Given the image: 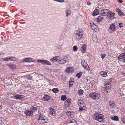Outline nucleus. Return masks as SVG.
<instances>
[{
	"label": "nucleus",
	"mask_w": 125,
	"mask_h": 125,
	"mask_svg": "<svg viewBox=\"0 0 125 125\" xmlns=\"http://www.w3.org/2000/svg\"><path fill=\"white\" fill-rule=\"evenodd\" d=\"M103 16V15H101V16H99L97 17V19L98 21H101L103 19H104Z\"/></svg>",
	"instance_id": "26"
},
{
	"label": "nucleus",
	"mask_w": 125,
	"mask_h": 125,
	"mask_svg": "<svg viewBox=\"0 0 125 125\" xmlns=\"http://www.w3.org/2000/svg\"><path fill=\"white\" fill-rule=\"evenodd\" d=\"M117 1L118 2L121 3L123 2L122 0H117Z\"/></svg>",
	"instance_id": "48"
},
{
	"label": "nucleus",
	"mask_w": 125,
	"mask_h": 125,
	"mask_svg": "<svg viewBox=\"0 0 125 125\" xmlns=\"http://www.w3.org/2000/svg\"><path fill=\"white\" fill-rule=\"evenodd\" d=\"M45 118V117H44L40 116L39 118L38 119L39 123L41 124H42L47 122L48 121V119Z\"/></svg>",
	"instance_id": "4"
},
{
	"label": "nucleus",
	"mask_w": 125,
	"mask_h": 125,
	"mask_svg": "<svg viewBox=\"0 0 125 125\" xmlns=\"http://www.w3.org/2000/svg\"><path fill=\"white\" fill-rule=\"evenodd\" d=\"M52 109V110L51 112H52L51 113L52 114H54L55 113V110L54 109H52V108L51 109V110Z\"/></svg>",
	"instance_id": "43"
},
{
	"label": "nucleus",
	"mask_w": 125,
	"mask_h": 125,
	"mask_svg": "<svg viewBox=\"0 0 125 125\" xmlns=\"http://www.w3.org/2000/svg\"><path fill=\"white\" fill-rule=\"evenodd\" d=\"M77 123V122L74 120L71 121L68 123L69 125H76Z\"/></svg>",
	"instance_id": "17"
},
{
	"label": "nucleus",
	"mask_w": 125,
	"mask_h": 125,
	"mask_svg": "<svg viewBox=\"0 0 125 125\" xmlns=\"http://www.w3.org/2000/svg\"><path fill=\"white\" fill-rule=\"evenodd\" d=\"M77 48L76 46H74L73 47V50L75 52L77 50Z\"/></svg>",
	"instance_id": "40"
},
{
	"label": "nucleus",
	"mask_w": 125,
	"mask_h": 125,
	"mask_svg": "<svg viewBox=\"0 0 125 125\" xmlns=\"http://www.w3.org/2000/svg\"><path fill=\"white\" fill-rule=\"evenodd\" d=\"M2 108V105H0V109H1Z\"/></svg>",
	"instance_id": "52"
},
{
	"label": "nucleus",
	"mask_w": 125,
	"mask_h": 125,
	"mask_svg": "<svg viewBox=\"0 0 125 125\" xmlns=\"http://www.w3.org/2000/svg\"><path fill=\"white\" fill-rule=\"evenodd\" d=\"M31 76L30 75H28L27 77V79L29 80H31L32 78Z\"/></svg>",
	"instance_id": "42"
},
{
	"label": "nucleus",
	"mask_w": 125,
	"mask_h": 125,
	"mask_svg": "<svg viewBox=\"0 0 125 125\" xmlns=\"http://www.w3.org/2000/svg\"><path fill=\"white\" fill-rule=\"evenodd\" d=\"M86 48V44H84L83 45L81 48V50L83 53H84L85 52V49Z\"/></svg>",
	"instance_id": "18"
},
{
	"label": "nucleus",
	"mask_w": 125,
	"mask_h": 125,
	"mask_svg": "<svg viewBox=\"0 0 125 125\" xmlns=\"http://www.w3.org/2000/svg\"><path fill=\"white\" fill-rule=\"evenodd\" d=\"M105 85H107V86L111 85V84L110 83H107Z\"/></svg>",
	"instance_id": "50"
},
{
	"label": "nucleus",
	"mask_w": 125,
	"mask_h": 125,
	"mask_svg": "<svg viewBox=\"0 0 125 125\" xmlns=\"http://www.w3.org/2000/svg\"><path fill=\"white\" fill-rule=\"evenodd\" d=\"M115 26L114 24H112L109 27L108 29L109 32L110 33H112L115 30Z\"/></svg>",
	"instance_id": "6"
},
{
	"label": "nucleus",
	"mask_w": 125,
	"mask_h": 125,
	"mask_svg": "<svg viewBox=\"0 0 125 125\" xmlns=\"http://www.w3.org/2000/svg\"><path fill=\"white\" fill-rule=\"evenodd\" d=\"M111 119L112 120L117 121L118 120V118L117 116H115L114 117H111Z\"/></svg>",
	"instance_id": "27"
},
{
	"label": "nucleus",
	"mask_w": 125,
	"mask_h": 125,
	"mask_svg": "<svg viewBox=\"0 0 125 125\" xmlns=\"http://www.w3.org/2000/svg\"><path fill=\"white\" fill-rule=\"evenodd\" d=\"M32 59L31 58H27L23 60L24 62H30L32 61Z\"/></svg>",
	"instance_id": "20"
},
{
	"label": "nucleus",
	"mask_w": 125,
	"mask_h": 125,
	"mask_svg": "<svg viewBox=\"0 0 125 125\" xmlns=\"http://www.w3.org/2000/svg\"><path fill=\"white\" fill-rule=\"evenodd\" d=\"M23 95H16L14 96V98L17 99H20L22 100L23 99L24 97Z\"/></svg>",
	"instance_id": "13"
},
{
	"label": "nucleus",
	"mask_w": 125,
	"mask_h": 125,
	"mask_svg": "<svg viewBox=\"0 0 125 125\" xmlns=\"http://www.w3.org/2000/svg\"><path fill=\"white\" fill-rule=\"evenodd\" d=\"M105 54H102L101 55V57L102 59H103L104 57H105Z\"/></svg>",
	"instance_id": "45"
},
{
	"label": "nucleus",
	"mask_w": 125,
	"mask_h": 125,
	"mask_svg": "<svg viewBox=\"0 0 125 125\" xmlns=\"http://www.w3.org/2000/svg\"><path fill=\"white\" fill-rule=\"evenodd\" d=\"M93 40L94 42H98V39L96 35H94L93 36Z\"/></svg>",
	"instance_id": "23"
},
{
	"label": "nucleus",
	"mask_w": 125,
	"mask_h": 125,
	"mask_svg": "<svg viewBox=\"0 0 125 125\" xmlns=\"http://www.w3.org/2000/svg\"><path fill=\"white\" fill-rule=\"evenodd\" d=\"M118 59L121 61H124L125 60V52L121 54L119 56Z\"/></svg>",
	"instance_id": "9"
},
{
	"label": "nucleus",
	"mask_w": 125,
	"mask_h": 125,
	"mask_svg": "<svg viewBox=\"0 0 125 125\" xmlns=\"http://www.w3.org/2000/svg\"><path fill=\"white\" fill-rule=\"evenodd\" d=\"M83 34V31L81 29H79L75 35V38L76 40L81 39L82 38Z\"/></svg>",
	"instance_id": "2"
},
{
	"label": "nucleus",
	"mask_w": 125,
	"mask_h": 125,
	"mask_svg": "<svg viewBox=\"0 0 125 125\" xmlns=\"http://www.w3.org/2000/svg\"><path fill=\"white\" fill-rule=\"evenodd\" d=\"M49 95L46 94L45 95H44L43 99L45 101H48L49 99Z\"/></svg>",
	"instance_id": "22"
},
{
	"label": "nucleus",
	"mask_w": 125,
	"mask_h": 125,
	"mask_svg": "<svg viewBox=\"0 0 125 125\" xmlns=\"http://www.w3.org/2000/svg\"><path fill=\"white\" fill-rule=\"evenodd\" d=\"M37 61L39 62H41L42 63H43V62L42 61V60H38Z\"/></svg>",
	"instance_id": "47"
},
{
	"label": "nucleus",
	"mask_w": 125,
	"mask_h": 125,
	"mask_svg": "<svg viewBox=\"0 0 125 125\" xmlns=\"http://www.w3.org/2000/svg\"><path fill=\"white\" fill-rule=\"evenodd\" d=\"M89 96L92 99L96 100H98L101 96L99 94L95 92L90 93L89 95Z\"/></svg>",
	"instance_id": "3"
},
{
	"label": "nucleus",
	"mask_w": 125,
	"mask_h": 125,
	"mask_svg": "<svg viewBox=\"0 0 125 125\" xmlns=\"http://www.w3.org/2000/svg\"><path fill=\"white\" fill-rule=\"evenodd\" d=\"M123 122L124 123H125V119L122 120Z\"/></svg>",
	"instance_id": "53"
},
{
	"label": "nucleus",
	"mask_w": 125,
	"mask_h": 125,
	"mask_svg": "<svg viewBox=\"0 0 125 125\" xmlns=\"http://www.w3.org/2000/svg\"><path fill=\"white\" fill-rule=\"evenodd\" d=\"M31 109L32 110L31 111H33V112L35 111H36L37 109L36 107H31Z\"/></svg>",
	"instance_id": "35"
},
{
	"label": "nucleus",
	"mask_w": 125,
	"mask_h": 125,
	"mask_svg": "<svg viewBox=\"0 0 125 125\" xmlns=\"http://www.w3.org/2000/svg\"><path fill=\"white\" fill-rule=\"evenodd\" d=\"M83 91L82 89H80L78 91V94L79 95H82L83 93Z\"/></svg>",
	"instance_id": "31"
},
{
	"label": "nucleus",
	"mask_w": 125,
	"mask_h": 125,
	"mask_svg": "<svg viewBox=\"0 0 125 125\" xmlns=\"http://www.w3.org/2000/svg\"><path fill=\"white\" fill-rule=\"evenodd\" d=\"M118 12L119 13V15L120 16H122L124 14L121 11L120 9H118Z\"/></svg>",
	"instance_id": "33"
},
{
	"label": "nucleus",
	"mask_w": 125,
	"mask_h": 125,
	"mask_svg": "<svg viewBox=\"0 0 125 125\" xmlns=\"http://www.w3.org/2000/svg\"><path fill=\"white\" fill-rule=\"evenodd\" d=\"M73 71V68L71 67H68L66 69V71L67 73L69 72H72Z\"/></svg>",
	"instance_id": "19"
},
{
	"label": "nucleus",
	"mask_w": 125,
	"mask_h": 125,
	"mask_svg": "<svg viewBox=\"0 0 125 125\" xmlns=\"http://www.w3.org/2000/svg\"><path fill=\"white\" fill-rule=\"evenodd\" d=\"M93 119L98 121L99 122H101L104 120L103 115L101 114H95L93 115Z\"/></svg>",
	"instance_id": "1"
},
{
	"label": "nucleus",
	"mask_w": 125,
	"mask_h": 125,
	"mask_svg": "<svg viewBox=\"0 0 125 125\" xmlns=\"http://www.w3.org/2000/svg\"><path fill=\"white\" fill-rule=\"evenodd\" d=\"M71 103V99L70 98H69L65 101L64 105L66 107H67Z\"/></svg>",
	"instance_id": "10"
},
{
	"label": "nucleus",
	"mask_w": 125,
	"mask_h": 125,
	"mask_svg": "<svg viewBox=\"0 0 125 125\" xmlns=\"http://www.w3.org/2000/svg\"><path fill=\"white\" fill-rule=\"evenodd\" d=\"M113 13L112 11H110L109 12L107 11V15L110 16Z\"/></svg>",
	"instance_id": "41"
},
{
	"label": "nucleus",
	"mask_w": 125,
	"mask_h": 125,
	"mask_svg": "<svg viewBox=\"0 0 125 125\" xmlns=\"http://www.w3.org/2000/svg\"><path fill=\"white\" fill-rule=\"evenodd\" d=\"M7 65L9 67V68L10 70H14L16 68V66L13 64H7Z\"/></svg>",
	"instance_id": "12"
},
{
	"label": "nucleus",
	"mask_w": 125,
	"mask_h": 125,
	"mask_svg": "<svg viewBox=\"0 0 125 125\" xmlns=\"http://www.w3.org/2000/svg\"><path fill=\"white\" fill-rule=\"evenodd\" d=\"M66 114L68 116L70 117H71L73 116L74 113L73 111H68L67 112Z\"/></svg>",
	"instance_id": "14"
},
{
	"label": "nucleus",
	"mask_w": 125,
	"mask_h": 125,
	"mask_svg": "<svg viewBox=\"0 0 125 125\" xmlns=\"http://www.w3.org/2000/svg\"><path fill=\"white\" fill-rule=\"evenodd\" d=\"M108 10L106 9H104L101 10V13L102 15L105 16L107 15V13Z\"/></svg>",
	"instance_id": "16"
},
{
	"label": "nucleus",
	"mask_w": 125,
	"mask_h": 125,
	"mask_svg": "<svg viewBox=\"0 0 125 125\" xmlns=\"http://www.w3.org/2000/svg\"><path fill=\"white\" fill-rule=\"evenodd\" d=\"M109 105L111 107L113 108L115 107V104L114 103V102L111 101L109 103Z\"/></svg>",
	"instance_id": "25"
},
{
	"label": "nucleus",
	"mask_w": 125,
	"mask_h": 125,
	"mask_svg": "<svg viewBox=\"0 0 125 125\" xmlns=\"http://www.w3.org/2000/svg\"><path fill=\"white\" fill-rule=\"evenodd\" d=\"M54 1H57L59 2H64L63 0H54Z\"/></svg>",
	"instance_id": "44"
},
{
	"label": "nucleus",
	"mask_w": 125,
	"mask_h": 125,
	"mask_svg": "<svg viewBox=\"0 0 125 125\" xmlns=\"http://www.w3.org/2000/svg\"><path fill=\"white\" fill-rule=\"evenodd\" d=\"M66 99V97L65 95H63L62 96L61 99L62 100L64 101Z\"/></svg>",
	"instance_id": "36"
},
{
	"label": "nucleus",
	"mask_w": 125,
	"mask_h": 125,
	"mask_svg": "<svg viewBox=\"0 0 125 125\" xmlns=\"http://www.w3.org/2000/svg\"><path fill=\"white\" fill-rule=\"evenodd\" d=\"M58 62L59 64H64L66 62V61L63 59H60V58L59 57V59L58 60Z\"/></svg>",
	"instance_id": "21"
},
{
	"label": "nucleus",
	"mask_w": 125,
	"mask_h": 125,
	"mask_svg": "<svg viewBox=\"0 0 125 125\" xmlns=\"http://www.w3.org/2000/svg\"><path fill=\"white\" fill-rule=\"evenodd\" d=\"M98 10L95 9L93 12L92 14L93 16L96 15L98 14L99 12L98 11Z\"/></svg>",
	"instance_id": "29"
},
{
	"label": "nucleus",
	"mask_w": 125,
	"mask_h": 125,
	"mask_svg": "<svg viewBox=\"0 0 125 125\" xmlns=\"http://www.w3.org/2000/svg\"><path fill=\"white\" fill-rule=\"evenodd\" d=\"M91 28L93 30L95 31V29L96 28L97 26L95 24H93L91 25Z\"/></svg>",
	"instance_id": "30"
},
{
	"label": "nucleus",
	"mask_w": 125,
	"mask_h": 125,
	"mask_svg": "<svg viewBox=\"0 0 125 125\" xmlns=\"http://www.w3.org/2000/svg\"><path fill=\"white\" fill-rule=\"evenodd\" d=\"M25 113L27 116H31L33 115V111L27 110L26 111H25Z\"/></svg>",
	"instance_id": "11"
},
{
	"label": "nucleus",
	"mask_w": 125,
	"mask_h": 125,
	"mask_svg": "<svg viewBox=\"0 0 125 125\" xmlns=\"http://www.w3.org/2000/svg\"><path fill=\"white\" fill-rule=\"evenodd\" d=\"M78 104L80 106V108L79 109V111H81L85 109L83 108H84V102L81 100H79L78 101Z\"/></svg>",
	"instance_id": "5"
},
{
	"label": "nucleus",
	"mask_w": 125,
	"mask_h": 125,
	"mask_svg": "<svg viewBox=\"0 0 125 125\" xmlns=\"http://www.w3.org/2000/svg\"><path fill=\"white\" fill-rule=\"evenodd\" d=\"M59 90L57 88H53L52 90V91L53 92L55 93H56Z\"/></svg>",
	"instance_id": "34"
},
{
	"label": "nucleus",
	"mask_w": 125,
	"mask_h": 125,
	"mask_svg": "<svg viewBox=\"0 0 125 125\" xmlns=\"http://www.w3.org/2000/svg\"><path fill=\"white\" fill-rule=\"evenodd\" d=\"M82 65L83 67L86 69L88 71H89L90 70V67H89L88 65L86 63V62L85 61L83 63L82 62Z\"/></svg>",
	"instance_id": "8"
},
{
	"label": "nucleus",
	"mask_w": 125,
	"mask_h": 125,
	"mask_svg": "<svg viewBox=\"0 0 125 125\" xmlns=\"http://www.w3.org/2000/svg\"><path fill=\"white\" fill-rule=\"evenodd\" d=\"M42 62L43 63H45L48 65H51V63L49 62L47 60H42Z\"/></svg>",
	"instance_id": "28"
},
{
	"label": "nucleus",
	"mask_w": 125,
	"mask_h": 125,
	"mask_svg": "<svg viewBox=\"0 0 125 125\" xmlns=\"http://www.w3.org/2000/svg\"><path fill=\"white\" fill-rule=\"evenodd\" d=\"M115 15H114V14H112L110 16V19L111 20L113 19L115 17Z\"/></svg>",
	"instance_id": "39"
},
{
	"label": "nucleus",
	"mask_w": 125,
	"mask_h": 125,
	"mask_svg": "<svg viewBox=\"0 0 125 125\" xmlns=\"http://www.w3.org/2000/svg\"><path fill=\"white\" fill-rule=\"evenodd\" d=\"M119 26L120 28L122 27L123 26L122 23H120L119 24Z\"/></svg>",
	"instance_id": "46"
},
{
	"label": "nucleus",
	"mask_w": 125,
	"mask_h": 125,
	"mask_svg": "<svg viewBox=\"0 0 125 125\" xmlns=\"http://www.w3.org/2000/svg\"><path fill=\"white\" fill-rule=\"evenodd\" d=\"M71 11L70 10H68L66 11V16H68V15H69L71 13Z\"/></svg>",
	"instance_id": "38"
},
{
	"label": "nucleus",
	"mask_w": 125,
	"mask_h": 125,
	"mask_svg": "<svg viewBox=\"0 0 125 125\" xmlns=\"http://www.w3.org/2000/svg\"><path fill=\"white\" fill-rule=\"evenodd\" d=\"M82 72H80L77 74L76 76L78 78H80L82 75Z\"/></svg>",
	"instance_id": "32"
},
{
	"label": "nucleus",
	"mask_w": 125,
	"mask_h": 125,
	"mask_svg": "<svg viewBox=\"0 0 125 125\" xmlns=\"http://www.w3.org/2000/svg\"><path fill=\"white\" fill-rule=\"evenodd\" d=\"M59 59V57L56 56L52 58L51 59V61L52 62H54L56 61L58 62Z\"/></svg>",
	"instance_id": "15"
},
{
	"label": "nucleus",
	"mask_w": 125,
	"mask_h": 125,
	"mask_svg": "<svg viewBox=\"0 0 125 125\" xmlns=\"http://www.w3.org/2000/svg\"><path fill=\"white\" fill-rule=\"evenodd\" d=\"M73 85L72 84H70L69 85V87H71V86Z\"/></svg>",
	"instance_id": "51"
},
{
	"label": "nucleus",
	"mask_w": 125,
	"mask_h": 125,
	"mask_svg": "<svg viewBox=\"0 0 125 125\" xmlns=\"http://www.w3.org/2000/svg\"><path fill=\"white\" fill-rule=\"evenodd\" d=\"M17 59V58L15 57H7L3 59V60L4 61H8L9 60L10 61H16V60Z\"/></svg>",
	"instance_id": "7"
},
{
	"label": "nucleus",
	"mask_w": 125,
	"mask_h": 125,
	"mask_svg": "<svg viewBox=\"0 0 125 125\" xmlns=\"http://www.w3.org/2000/svg\"><path fill=\"white\" fill-rule=\"evenodd\" d=\"M87 4L88 5H90L91 4V3L90 2H88L87 3Z\"/></svg>",
	"instance_id": "49"
},
{
	"label": "nucleus",
	"mask_w": 125,
	"mask_h": 125,
	"mask_svg": "<svg viewBox=\"0 0 125 125\" xmlns=\"http://www.w3.org/2000/svg\"><path fill=\"white\" fill-rule=\"evenodd\" d=\"M100 74L103 77H106L107 76V72H101L100 73Z\"/></svg>",
	"instance_id": "24"
},
{
	"label": "nucleus",
	"mask_w": 125,
	"mask_h": 125,
	"mask_svg": "<svg viewBox=\"0 0 125 125\" xmlns=\"http://www.w3.org/2000/svg\"><path fill=\"white\" fill-rule=\"evenodd\" d=\"M104 87L106 88L107 90H109L111 88V85L107 86V85H105Z\"/></svg>",
	"instance_id": "37"
}]
</instances>
